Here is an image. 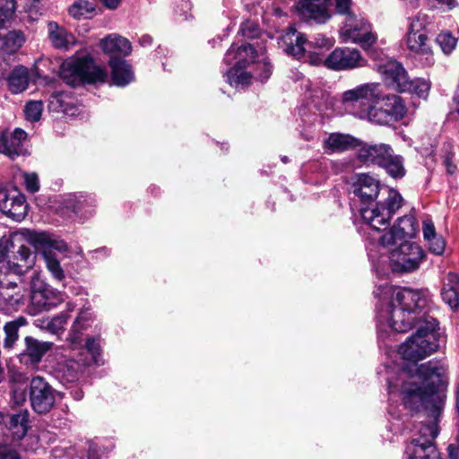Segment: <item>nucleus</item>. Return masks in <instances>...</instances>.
Listing matches in <instances>:
<instances>
[{"label": "nucleus", "mask_w": 459, "mask_h": 459, "mask_svg": "<svg viewBox=\"0 0 459 459\" xmlns=\"http://www.w3.org/2000/svg\"><path fill=\"white\" fill-rule=\"evenodd\" d=\"M28 411H21L16 414L10 417L9 429L12 433L13 438L20 440L25 437L28 431Z\"/></svg>", "instance_id": "30"}, {"label": "nucleus", "mask_w": 459, "mask_h": 459, "mask_svg": "<svg viewBox=\"0 0 459 459\" xmlns=\"http://www.w3.org/2000/svg\"><path fill=\"white\" fill-rule=\"evenodd\" d=\"M28 134L21 129L13 131L0 129V153L11 159L29 153L27 149Z\"/></svg>", "instance_id": "15"}, {"label": "nucleus", "mask_w": 459, "mask_h": 459, "mask_svg": "<svg viewBox=\"0 0 459 459\" xmlns=\"http://www.w3.org/2000/svg\"><path fill=\"white\" fill-rule=\"evenodd\" d=\"M100 46L105 53H117L123 56H128L132 52V45L130 41L116 33L109 34L103 38Z\"/></svg>", "instance_id": "26"}, {"label": "nucleus", "mask_w": 459, "mask_h": 459, "mask_svg": "<svg viewBox=\"0 0 459 459\" xmlns=\"http://www.w3.org/2000/svg\"><path fill=\"white\" fill-rule=\"evenodd\" d=\"M0 459H22L18 451L9 445H0Z\"/></svg>", "instance_id": "52"}, {"label": "nucleus", "mask_w": 459, "mask_h": 459, "mask_svg": "<svg viewBox=\"0 0 459 459\" xmlns=\"http://www.w3.org/2000/svg\"><path fill=\"white\" fill-rule=\"evenodd\" d=\"M422 233L425 241L433 239L437 234L431 220H425L422 224Z\"/></svg>", "instance_id": "55"}, {"label": "nucleus", "mask_w": 459, "mask_h": 459, "mask_svg": "<svg viewBox=\"0 0 459 459\" xmlns=\"http://www.w3.org/2000/svg\"><path fill=\"white\" fill-rule=\"evenodd\" d=\"M39 2L40 0H28L24 7L25 13H27L29 19L31 21H37L40 16Z\"/></svg>", "instance_id": "49"}, {"label": "nucleus", "mask_w": 459, "mask_h": 459, "mask_svg": "<svg viewBox=\"0 0 459 459\" xmlns=\"http://www.w3.org/2000/svg\"><path fill=\"white\" fill-rule=\"evenodd\" d=\"M351 192L360 201L363 221L377 231L386 230L402 206L403 197L396 190L381 187L379 181L368 174L354 175Z\"/></svg>", "instance_id": "2"}, {"label": "nucleus", "mask_w": 459, "mask_h": 459, "mask_svg": "<svg viewBox=\"0 0 459 459\" xmlns=\"http://www.w3.org/2000/svg\"><path fill=\"white\" fill-rule=\"evenodd\" d=\"M15 9V0H0V30L13 18Z\"/></svg>", "instance_id": "38"}, {"label": "nucleus", "mask_w": 459, "mask_h": 459, "mask_svg": "<svg viewBox=\"0 0 459 459\" xmlns=\"http://www.w3.org/2000/svg\"><path fill=\"white\" fill-rule=\"evenodd\" d=\"M74 307L68 304L67 311L61 312L59 315L48 318V321H45L46 330L52 333H57L62 331L70 317L69 312L74 311Z\"/></svg>", "instance_id": "36"}, {"label": "nucleus", "mask_w": 459, "mask_h": 459, "mask_svg": "<svg viewBox=\"0 0 459 459\" xmlns=\"http://www.w3.org/2000/svg\"><path fill=\"white\" fill-rule=\"evenodd\" d=\"M307 40L303 35L299 33L295 29L289 28L279 38V47L288 55L296 58H300L306 51L304 44Z\"/></svg>", "instance_id": "22"}, {"label": "nucleus", "mask_w": 459, "mask_h": 459, "mask_svg": "<svg viewBox=\"0 0 459 459\" xmlns=\"http://www.w3.org/2000/svg\"><path fill=\"white\" fill-rule=\"evenodd\" d=\"M0 211L13 221H22L27 215L28 204L18 191L8 192L0 186Z\"/></svg>", "instance_id": "16"}, {"label": "nucleus", "mask_w": 459, "mask_h": 459, "mask_svg": "<svg viewBox=\"0 0 459 459\" xmlns=\"http://www.w3.org/2000/svg\"><path fill=\"white\" fill-rule=\"evenodd\" d=\"M397 233L398 232L396 231L394 227L391 228L389 231L385 233L380 238L381 245H383L384 247H391L394 245L398 240H402L403 238H399V237H397Z\"/></svg>", "instance_id": "50"}, {"label": "nucleus", "mask_w": 459, "mask_h": 459, "mask_svg": "<svg viewBox=\"0 0 459 459\" xmlns=\"http://www.w3.org/2000/svg\"><path fill=\"white\" fill-rule=\"evenodd\" d=\"M43 109V103L41 101H30L26 104L24 113L27 120L38 121L39 120Z\"/></svg>", "instance_id": "41"}, {"label": "nucleus", "mask_w": 459, "mask_h": 459, "mask_svg": "<svg viewBox=\"0 0 459 459\" xmlns=\"http://www.w3.org/2000/svg\"><path fill=\"white\" fill-rule=\"evenodd\" d=\"M428 15L425 13H418L416 16L411 19L408 32L407 33H415V34H424L422 30L428 24Z\"/></svg>", "instance_id": "42"}, {"label": "nucleus", "mask_w": 459, "mask_h": 459, "mask_svg": "<svg viewBox=\"0 0 459 459\" xmlns=\"http://www.w3.org/2000/svg\"><path fill=\"white\" fill-rule=\"evenodd\" d=\"M139 42L142 46H150L152 42V38L150 35H143L140 38Z\"/></svg>", "instance_id": "60"}, {"label": "nucleus", "mask_w": 459, "mask_h": 459, "mask_svg": "<svg viewBox=\"0 0 459 459\" xmlns=\"http://www.w3.org/2000/svg\"><path fill=\"white\" fill-rule=\"evenodd\" d=\"M92 206V200L82 198V196L75 200L71 199L68 203V207H71L75 213H82L84 210L86 212L91 213V210L87 208H91Z\"/></svg>", "instance_id": "44"}, {"label": "nucleus", "mask_w": 459, "mask_h": 459, "mask_svg": "<svg viewBox=\"0 0 459 459\" xmlns=\"http://www.w3.org/2000/svg\"><path fill=\"white\" fill-rule=\"evenodd\" d=\"M45 321H48V317H47V318H39V319L35 320L34 325L37 327H39L41 329H46V323H45Z\"/></svg>", "instance_id": "62"}, {"label": "nucleus", "mask_w": 459, "mask_h": 459, "mask_svg": "<svg viewBox=\"0 0 459 459\" xmlns=\"http://www.w3.org/2000/svg\"><path fill=\"white\" fill-rule=\"evenodd\" d=\"M13 243L6 238L0 239V262H6L10 272L22 275L30 269L34 264L30 249L22 245L13 255H8L9 247Z\"/></svg>", "instance_id": "12"}, {"label": "nucleus", "mask_w": 459, "mask_h": 459, "mask_svg": "<svg viewBox=\"0 0 459 459\" xmlns=\"http://www.w3.org/2000/svg\"><path fill=\"white\" fill-rule=\"evenodd\" d=\"M72 106V97L65 91H56L49 98L48 108L55 112L68 113Z\"/></svg>", "instance_id": "34"}, {"label": "nucleus", "mask_w": 459, "mask_h": 459, "mask_svg": "<svg viewBox=\"0 0 459 459\" xmlns=\"http://www.w3.org/2000/svg\"><path fill=\"white\" fill-rule=\"evenodd\" d=\"M244 37L255 38L258 33V27L256 24L251 22H243L238 30Z\"/></svg>", "instance_id": "51"}, {"label": "nucleus", "mask_w": 459, "mask_h": 459, "mask_svg": "<svg viewBox=\"0 0 459 459\" xmlns=\"http://www.w3.org/2000/svg\"><path fill=\"white\" fill-rule=\"evenodd\" d=\"M22 289L12 281H0V310L11 314L19 309L23 303Z\"/></svg>", "instance_id": "19"}, {"label": "nucleus", "mask_w": 459, "mask_h": 459, "mask_svg": "<svg viewBox=\"0 0 459 459\" xmlns=\"http://www.w3.org/2000/svg\"><path fill=\"white\" fill-rule=\"evenodd\" d=\"M445 165L447 169L448 173L452 174L455 172V167L453 165L451 158H449V157L446 158Z\"/></svg>", "instance_id": "61"}, {"label": "nucleus", "mask_w": 459, "mask_h": 459, "mask_svg": "<svg viewBox=\"0 0 459 459\" xmlns=\"http://www.w3.org/2000/svg\"><path fill=\"white\" fill-rule=\"evenodd\" d=\"M456 42V39L448 31L441 32L437 37V43L445 54H450L455 49Z\"/></svg>", "instance_id": "40"}, {"label": "nucleus", "mask_w": 459, "mask_h": 459, "mask_svg": "<svg viewBox=\"0 0 459 459\" xmlns=\"http://www.w3.org/2000/svg\"><path fill=\"white\" fill-rule=\"evenodd\" d=\"M256 56V51L250 44H244L237 48L233 44L224 57L227 64L236 60L235 65L227 72V82L231 86L238 88L249 85L252 77L261 82L267 80L271 75L272 70L270 65L265 61L255 65L256 70L259 72H255L251 74L250 72L245 70L247 65L255 62Z\"/></svg>", "instance_id": "3"}, {"label": "nucleus", "mask_w": 459, "mask_h": 459, "mask_svg": "<svg viewBox=\"0 0 459 459\" xmlns=\"http://www.w3.org/2000/svg\"><path fill=\"white\" fill-rule=\"evenodd\" d=\"M69 13L76 19L93 17L95 6L92 3L86 0L75 1L69 8Z\"/></svg>", "instance_id": "35"}, {"label": "nucleus", "mask_w": 459, "mask_h": 459, "mask_svg": "<svg viewBox=\"0 0 459 459\" xmlns=\"http://www.w3.org/2000/svg\"><path fill=\"white\" fill-rule=\"evenodd\" d=\"M27 324V320L23 316H19L16 319L7 322L4 326L5 334L4 341V347L5 349H12L19 338V329Z\"/></svg>", "instance_id": "32"}, {"label": "nucleus", "mask_w": 459, "mask_h": 459, "mask_svg": "<svg viewBox=\"0 0 459 459\" xmlns=\"http://www.w3.org/2000/svg\"><path fill=\"white\" fill-rule=\"evenodd\" d=\"M12 397L15 405H22L27 397L26 389L20 386L13 387L12 391Z\"/></svg>", "instance_id": "54"}, {"label": "nucleus", "mask_w": 459, "mask_h": 459, "mask_svg": "<svg viewBox=\"0 0 459 459\" xmlns=\"http://www.w3.org/2000/svg\"><path fill=\"white\" fill-rule=\"evenodd\" d=\"M336 12L340 14L348 16L351 14V0H334Z\"/></svg>", "instance_id": "56"}, {"label": "nucleus", "mask_w": 459, "mask_h": 459, "mask_svg": "<svg viewBox=\"0 0 459 459\" xmlns=\"http://www.w3.org/2000/svg\"><path fill=\"white\" fill-rule=\"evenodd\" d=\"M48 35L51 45L57 49H68L75 44L74 36L56 22L48 23Z\"/></svg>", "instance_id": "25"}, {"label": "nucleus", "mask_w": 459, "mask_h": 459, "mask_svg": "<svg viewBox=\"0 0 459 459\" xmlns=\"http://www.w3.org/2000/svg\"><path fill=\"white\" fill-rule=\"evenodd\" d=\"M25 41V37L21 30H11L4 38V47L6 52L14 53L22 48Z\"/></svg>", "instance_id": "37"}, {"label": "nucleus", "mask_w": 459, "mask_h": 459, "mask_svg": "<svg viewBox=\"0 0 459 459\" xmlns=\"http://www.w3.org/2000/svg\"><path fill=\"white\" fill-rule=\"evenodd\" d=\"M437 1L438 2V4L447 6V8L449 10H451L458 5V3L456 0H437Z\"/></svg>", "instance_id": "59"}, {"label": "nucleus", "mask_w": 459, "mask_h": 459, "mask_svg": "<svg viewBox=\"0 0 459 459\" xmlns=\"http://www.w3.org/2000/svg\"><path fill=\"white\" fill-rule=\"evenodd\" d=\"M64 301L63 294L50 285L33 277L30 281V304L28 313L36 316L43 310H50Z\"/></svg>", "instance_id": "10"}, {"label": "nucleus", "mask_w": 459, "mask_h": 459, "mask_svg": "<svg viewBox=\"0 0 459 459\" xmlns=\"http://www.w3.org/2000/svg\"><path fill=\"white\" fill-rule=\"evenodd\" d=\"M359 145L360 141L350 134L333 133L324 140L323 148L327 153H333L356 149Z\"/></svg>", "instance_id": "23"}, {"label": "nucleus", "mask_w": 459, "mask_h": 459, "mask_svg": "<svg viewBox=\"0 0 459 459\" xmlns=\"http://www.w3.org/2000/svg\"><path fill=\"white\" fill-rule=\"evenodd\" d=\"M308 58H309L308 59L309 64H311L313 65H318L321 64L325 65V59H323L321 55L317 52H310Z\"/></svg>", "instance_id": "57"}, {"label": "nucleus", "mask_w": 459, "mask_h": 459, "mask_svg": "<svg viewBox=\"0 0 459 459\" xmlns=\"http://www.w3.org/2000/svg\"><path fill=\"white\" fill-rule=\"evenodd\" d=\"M381 167L394 178H401L404 177L406 172L403 165V158L400 155H394V152L389 153L386 160Z\"/></svg>", "instance_id": "33"}, {"label": "nucleus", "mask_w": 459, "mask_h": 459, "mask_svg": "<svg viewBox=\"0 0 459 459\" xmlns=\"http://www.w3.org/2000/svg\"><path fill=\"white\" fill-rule=\"evenodd\" d=\"M340 37L344 43H355L367 48L377 40V35L372 32L371 25L362 18L358 19L354 14L345 18L343 26L340 30Z\"/></svg>", "instance_id": "11"}, {"label": "nucleus", "mask_w": 459, "mask_h": 459, "mask_svg": "<svg viewBox=\"0 0 459 459\" xmlns=\"http://www.w3.org/2000/svg\"><path fill=\"white\" fill-rule=\"evenodd\" d=\"M384 82L392 89L399 91H409L412 83L409 80L407 72L403 66L394 60H389L378 66Z\"/></svg>", "instance_id": "17"}, {"label": "nucleus", "mask_w": 459, "mask_h": 459, "mask_svg": "<svg viewBox=\"0 0 459 459\" xmlns=\"http://www.w3.org/2000/svg\"><path fill=\"white\" fill-rule=\"evenodd\" d=\"M60 76L72 86L81 82H104L108 77L105 68L95 65L89 56L74 57L65 61L60 68Z\"/></svg>", "instance_id": "6"}, {"label": "nucleus", "mask_w": 459, "mask_h": 459, "mask_svg": "<svg viewBox=\"0 0 459 459\" xmlns=\"http://www.w3.org/2000/svg\"><path fill=\"white\" fill-rule=\"evenodd\" d=\"M306 43L308 47L315 49L326 50L333 46L334 40L331 38L325 37V35L318 34Z\"/></svg>", "instance_id": "43"}, {"label": "nucleus", "mask_w": 459, "mask_h": 459, "mask_svg": "<svg viewBox=\"0 0 459 459\" xmlns=\"http://www.w3.org/2000/svg\"><path fill=\"white\" fill-rule=\"evenodd\" d=\"M91 312L86 309L82 310L77 316L71 333V341L72 342H76L78 339V333L84 329L86 323L91 319Z\"/></svg>", "instance_id": "39"}, {"label": "nucleus", "mask_w": 459, "mask_h": 459, "mask_svg": "<svg viewBox=\"0 0 459 459\" xmlns=\"http://www.w3.org/2000/svg\"><path fill=\"white\" fill-rule=\"evenodd\" d=\"M325 65L335 71L350 70L366 65V60L356 48H337L325 59Z\"/></svg>", "instance_id": "14"}, {"label": "nucleus", "mask_w": 459, "mask_h": 459, "mask_svg": "<svg viewBox=\"0 0 459 459\" xmlns=\"http://www.w3.org/2000/svg\"><path fill=\"white\" fill-rule=\"evenodd\" d=\"M411 88L409 91L413 90L420 98H426L429 91V84L424 81L412 82Z\"/></svg>", "instance_id": "53"}, {"label": "nucleus", "mask_w": 459, "mask_h": 459, "mask_svg": "<svg viewBox=\"0 0 459 459\" xmlns=\"http://www.w3.org/2000/svg\"><path fill=\"white\" fill-rule=\"evenodd\" d=\"M406 107L398 95H387L381 98L378 104L368 112L360 113V119L368 120L376 125H387L402 119L406 114Z\"/></svg>", "instance_id": "8"}, {"label": "nucleus", "mask_w": 459, "mask_h": 459, "mask_svg": "<svg viewBox=\"0 0 459 459\" xmlns=\"http://www.w3.org/2000/svg\"><path fill=\"white\" fill-rule=\"evenodd\" d=\"M393 149L385 143L368 144L360 142L358 147V158L364 163L382 166Z\"/></svg>", "instance_id": "20"}, {"label": "nucleus", "mask_w": 459, "mask_h": 459, "mask_svg": "<svg viewBox=\"0 0 459 459\" xmlns=\"http://www.w3.org/2000/svg\"><path fill=\"white\" fill-rule=\"evenodd\" d=\"M434 400V396L429 398V401H433L432 406H429V409L420 407L424 415L428 417V420L420 422V437L412 439L407 446L406 459H438V451L434 445V440L438 435L437 422L443 406L441 403H435Z\"/></svg>", "instance_id": "4"}, {"label": "nucleus", "mask_w": 459, "mask_h": 459, "mask_svg": "<svg viewBox=\"0 0 459 459\" xmlns=\"http://www.w3.org/2000/svg\"><path fill=\"white\" fill-rule=\"evenodd\" d=\"M87 351L91 355L94 363L100 362V342L96 338H89L85 344Z\"/></svg>", "instance_id": "46"}, {"label": "nucleus", "mask_w": 459, "mask_h": 459, "mask_svg": "<svg viewBox=\"0 0 459 459\" xmlns=\"http://www.w3.org/2000/svg\"><path fill=\"white\" fill-rule=\"evenodd\" d=\"M298 12L300 18L306 22L325 23L330 17V0H299Z\"/></svg>", "instance_id": "18"}, {"label": "nucleus", "mask_w": 459, "mask_h": 459, "mask_svg": "<svg viewBox=\"0 0 459 459\" xmlns=\"http://www.w3.org/2000/svg\"><path fill=\"white\" fill-rule=\"evenodd\" d=\"M30 241L42 256L45 266L52 277L57 281H63L65 279V273L56 253L67 252L66 243L46 232H31Z\"/></svg>", "instance_id": "5"}, {"label": "nucleus", "mask_w": 459, "mask_h": 459, "mask_svg": "<svg viewBox=\"0 0 459 459\" xmlns=\"http://www.w3.org/2000/svg\"><path fill=\"white\" fill-rule=\"evenodd\" d=\"M74 396L76 400H80L82 397V393L80 391H75Z\"/></svg>", "instance_id": "63"}, {"label": "nucleus", "mask_w": 459, "mask_h": 459, "mask_svg": "<svg viewBox=\"0 0 459 459\" xmlns=\"http://www.w3.org/2000/svg\"><path fill=\"white\" fill-rule=\"evenodd\" d=\"M121 0H102L103 4L108 9H116Z\"/></svg>", "instance_id": "58"}, {"label": "nucleus", "mask_w": 459, "mask_h": 459, "mask_svg": "<svg viewBox=\"0 0 459 459\" xmlns=\"http://www.w3.org/2000/svg\"><path fill=\"white\" fill-rule=\"evenodd\" d=\"M9 90L13 93H20L26 90L29 84V72L23 66L15 67L7 78Z\"/></svg>", "instance_id": "29"}, {"label": "nucleus", "mask_w": 459, "mask_h": 459, "mask_svg": "<svg viewBox=\"0 0 459 459\" xmlns=\"http://www.w3.org/2000/svg\"><path fill=\"white\" fill-rule=\"evenodd\" d=\"M441 296L451 308L455 309L459 307V276L457 274L451 273L447 274Z\"/></svg>", "instance_id": "27"}, {"label": "nucleus", "mask_w": 459, "mask_h": 459, "mask_svg": "<svg viewBox=\"0 0 459 459\" xmlns=\"http://www.w3.org/2000/svg\"><path fill=\"white\" fill-rule=\"evenodd\" d=\"M382 98V89L378 82H367L359 84L342 93V100L353 115L360 118V113L365 109L368 112L378 104Z\"/></svg>", "instance_id": "7"}, {"label": "nucleus", "mask_w": 459, "mask_h": 459, "mask_svg": "<svg viewBox=\"0 0 459 459\" xmlns=\"http://www.w3.org/2000/svg\"><path fill=\"white\" fill-rule=\"evenodd\" d=\"M23 179L26 190L30 193H36L39 189V180L36 173H24Z\"/></svg>", "instance_id": "45"}, {"label": "nucleus", "mask_w": 459, "mask_h": 459, "mask_svg": "<svg viewBox=\"0 0 459 459\" xmlns=\"http://www.w3.org/2000/svg\"><path fill=\"white\" fill-rule=\"evenodd\" d=\"M25 355H27L32 364H38L54 345L50 342H39V340L27 336L25 338Z\"/></svg>", "instance_id": "28"}, {"label": "nucleus", "mask_w": 459, "mask_h": 459, "mask_svg": "<svg viewBox=\"0 0 459 459\" xmlns=\"http://www.w3.org/2000/svg\"><path fill=\"white\" fill-rule=\"evenodd\" d=\"M30 401L32 409L39 414L48 412L54 406V389L43 377H35L31 379Z\"/></svg>", "instance_id": "13"}, {"label": "nucleus", "mask_w": 459, "mask_h": 459, "mask_svg": "<svg viewBox=\"0 0 459 459\" xmlns=\"http://www.w3.org/2000/svg\"><path fill=\"white\" fill-rule=\"evenodd\" d=\"M108 65L111 69V80L113 84L124 87L134 81V75L132 66L126 60L111 56Z\"/></svg>", "instance_id": "24"}, {"label": "nucleus", "mask_w": 459, "mask_h": 459, "mask_svg": "<svg viewBox=\"0 0 459 459\" xmlns=\"http://www.w3.org/2000/svg\"><path fill=\"white\" fill-rule=\"evenodd\" d=\"M376 296L382 301L390 299L377 314V328L380 334L391 328L396 333H405L413 326L417 331L399 348V353L404 360L411 364L402 368L389 369L387 374L388 392L390 395L399 394L406 408L420 411V407L432 406L443 402L436 393V385L441 381L445 372L439 361L430 360L418 365L417 362L437 351L439 340L436 333L437 322L425 311L428 305L426 295L418 290L398 289L390 285L379 287Z\"/></svg>", "instance_id": "1"}, {"label": "nucleus", "mask_w": 459, "mask_h": 459, "mask_svg": "<svg viewBox=\"0 0 459 459\" xmlns=\"http://www.w3.org/2000/svg\"><path fill=\"white\" fill-rule=\"evenodd\" d=\"M282 161H283L284 163H286V162L288 161V158H287V157H283V158H282Z\"/></svg>", "instance_id": "64"}, {"label": "nucleus", "mask_w": 459, "mask_h": 459, "mask_svg": "<svg viewBox=\"0 0 459 459\" xmlns=\"http://www.w3.org/2000/svg\"><path fill=\"white\" fill-rule=\"evenodd\" d=\"M406 45L408 49L416 54L425 66L434 64V56L431 47L426 34L407 33Z\"/></svg>", "instance_id": "21"}, {"label": "nucleus", "mask_w": 459, "mask_h": 459, "mask_svg": "<svg viewBox=\"0 0 459 459\" xmlns=\"http://www.w3.org/2000/svg\"><path fill=\"white\" fill-rule=\"evenodd\" d=\"M394 227L398 232L399 238H414L419 231V224L411 214L399 218Z\"/></svg>", "instance_id": "31"}, {"label": "nucleus", "mask_w": 459, "mask_h": 459, "mask_svg": "<svg viewBox=\"0 0 459 459\" xmlns=\"http://www.w3.org/2000/svg\"><path fill=\"white\" fill-rule=\"evenodd\" d=\"M62 368L60 370H63L65 372V368H66V373L65 376L67 377L68 381H74L77 378L78 375V369H79V364L78 362L74 360H68L64 365H60Z\"/></svg>", "instance_id": "48"}, {"label": "nucleus", "mask_w": 459, "mask_h": 459, "mask_svg": "<svg viewBox=\"0 0 459 459\" xmlns=\"http://www.w3.org/2000/svg\"><path fill=\"white\" fill-rule=\"evenodd\" d=\"M427 243L431 253L435 255L443 254L446 247V242L442 236L437 235L433 239L427 240Z\"/></svg>", "instance_id": "47"}, {"label": "nucleus", "mask_w": 459, "mask_h": 459, "mask_svg": "<svg viewBox=\"0 0 459 459\" xmlns=\"http://www.w3.org/2000/svg\"><path fill=\"white\" fill-rule=\"evenodd\" d=\"M424 252L416 244L403 241L390 252V267L393 272L408 273L418 270L424 260Z\"/></svg>", "instance_id": "9"}]
</instances>
